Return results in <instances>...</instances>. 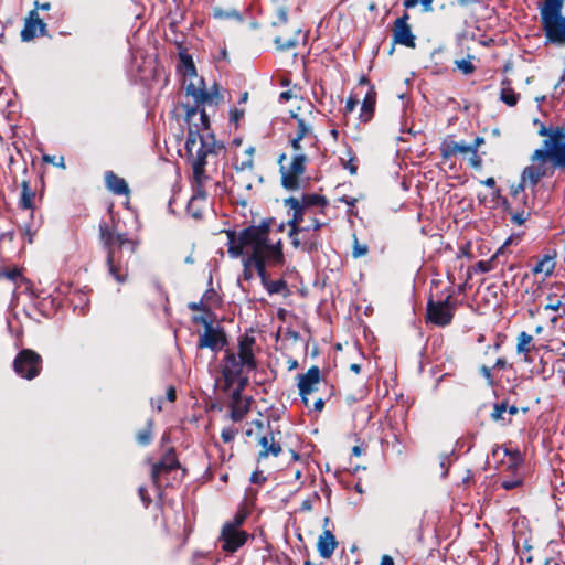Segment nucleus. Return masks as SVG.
Masks as SVG:
<instances>
[{
    "instance_id": "nucleus-1",
    "label": "nucleus",
    "mask_w": 565,
    "mask_h": 565,
    "mask_svg": "<svg viewBox=\"0 0 565 565\" xmlns=\"http://www.w3.org/2000/svg\"><path fill=\"white\" fill-rule=\"evenodd\" d=\"M276 225L274 217L262 220L258 225H249L237 234L234 230H226L227 252L231 257L238 258L243 256L244 248L250 247V254L244 259V278L253 279L256 273L260 282H274L269 279L267 265L280 266L285 262L282 252V242L278 239L275 243L269 242V233ZM275 282H285L282 279Z\"/></svg>"
},
{
    "instance_id": "nucleus-2",
    "label": "nucleus",
    "mask_w": 565,
    "mask_h": 565,
    "mask_svg": "<svg viewBox=\"0 0 565 565\" xmlns=\"http://www.w3.org/2000/svg\"><path fill=\"white\" fill-rule=\"evenodd\" d=\"M99 238L107 250L106 263L109 274L118 282L127 279V263L136 253L140 242L127 233H117L106 223H99Z\"/></svg>"
},
{
    "instance_id": "nucleus-3",
    "label": "nucleus",
    "mask_w": 565,
    "mask_h": 565,
    "mask_svg": "<svg viewBox=\"0 0 565 565\" xmlns=\"http://www.w3.org/2000/svg\"><path fill=\"white\" fill-rule=\"evenodd\" d=\"M189 124L188 137L185 140V150L191 161L193 181L195 184H205L209 175L205 173L209 157H217L223 150L224 145L216 141L213 134L203 136L196 124Z\"/></svg>"
},
{
    "instance_id": "nucleus-4",
    "label": "nucleus",
    "mask_w": 565,
    "mask_h": 565,
    "mask_svg": "<svg viewBox=\"0 0 565 565\" xmlns=\"http://www.w3.org/2000/svg\"><path fill=\"white\" fill-rule=\"evenodd\" d=\"M256 339L244 334L238 338L237 352L226 349L221 362V372L224 380V390H230L243 373H249L257 369V360L254 353Z\"/></svg>"
},
{
    "instance_id": "nucleus-5",
    "label": "nucleus",
    "mask_w": 565,
    "mask_h": 565,
    "mask_svg": "<svg viewBox=\"0 0 565 565\" xmlns=\"http://www.w3.org/2000/svg\"><path fill=\"white\" fill-rule=\"evenodd\" d=\"M180 62L183 66L184 76L190 78V83L185 87V93L194 99V105H183L184 120L190 122L196 116L198 107L200 105H215L217 106L223 96L220 94L218 85L214 83L211 90L206 89L204 79L199 77L192 56L188 53H180Z\"/></svg>"
},
{
    "instance_id": "nucleus-6",
    "label": "nucleus",
    "mask_w": 565,
    "mask_h": 565,
    "mask_svg": "<svg viewBox=\"0 0 565 565\" xmlns=\"http://www.w3.org/2000/svg\"><path fill=\"white\" fill-rule=\"evenodd\" d=\"M298 391L303 406L309 412L322 413L326 403L337 395L333 384L321 377L319 366L312 365L306 373L298 374Z\"/></svg>"
},
{
    "instance_id": "nucleus-7",
    "label": "nucleus",
    "mask_w": 565,
    "mask_h": 565,
    "mask_svg": "<svg viewBox=\"0 0 565 565\" xmlns=\"http://www.w3.org/2000/svg\"><path fill=\"white\" fill-rule=\"evenodd\" d=\"M439 285H435V290H430L427 307L426 321L437 327H447L451 323L457 306L458 296L465 295L467 287L472 285H448L438 290Z\"/></svg>"
},
{
    "instance_id": "nucleus-8",
    "label": "nucleus",
    "mask_w": 565,
    "mask_h": 565,
    "mask_svg": "<svg viewBox=\"0 0 565 565\" xmlns=\"http://www.w3.org/2000/svg\"><path fill=\"white\" fill-rule=\"evenodd\" d=\"M188 470L181 466L174 447H169L157 462L151 465V480L156 488L180 484Z\"/></svg>"
},
{
    "instance_id": "nucleus-9",
    "label": "nucleus",
    "mask_w": 565,
    "mask_h": 565,
    "mask_svg": "<svg viewBox=\"0 0 565 565\" xmlns=\"http://www.w3.org/2000/svg\"><path fill=\"white\" fill-rule=\"evenodd\" d=\"M562 0H544L540 9V21L547 43L565 46V15Z\"/></svg>"
},
{
    "instance_id": "nucleus-10",
    "label": "nucleus",
    "mask_w": 565,
    "mask_h": 565,
    "mask_svg": "<svg viewBox=\"0 0 565 565\" xmlns=\"http://www.w3.org/2000/svg\"><path fill=\"white\" fill-rule=\"evenodd\" d=\"M72 285H15L13 296L28 297L31 301H36L39 305L51 307H58L62 303L63 296L66 295Z\"/></svg>"
},
{
    "instance_id": "nucleus-11",
    "label": "nucleus",
    "mask_w": 565,
    "mask_h": 565,
    "mask_svg": "<svg viewBox=\"0 0 565 565\" xmlns=\"http://www.w3.org/2000/svg\"><path fill=\"white\" fill-rule=\"evenodd\" d=\"M537 134L540 136H546L547 139L543 140V148L536 149L531 156V160H544L551 159L553 163H555V157L553 154L547 157H542L544 152H562L565 151V129L563 127H545L543 124L541 125Z\"/></svg>"
},
{
    "instance_id": "nucleus-12",
    "label": "nucleus",
    "mask_w": 565,
    "mask_h": 565,
    "mask_svg": "<svg viewBox=\"0 0 565 565\" xmlns=\"http://www.w3.org/2000/svg\"><path fill=\"white\" fill-rule=\"evenodd\" d=\"M308 157L295 153L288 166L279 167L281 186L288 191H298L301 188V177L306 172Z\"/></svg>"
},
{
    "instance_id": "nucleus-13",
    "label": "nucleus",
    "mask_w": 565,
    "mask_h": 565,
    "mask_svg": "<svg viewBox=\"0 0 565 565\" xmlns=\"http://www.w3.org/2000/svg\"><path fill=\"white\" fill-rule=\"evenodd\" d=\"M43 369L42 356L32 349H22L13 360V370L22 379L33 380Z\"/></svg>"
},
{
    "instance_id": "nucleus-14",
    "label": "nucleus",
    "mask_w": 565,
    "mask_h": 565,
    "mask_svg": "<svg viewBox=\"0 0 565 565\" xmlns=\"http://www.w3.org/2000/svg\"><path fill=\"white\" fill-rule=\"evenodd\" d=\"M411 15L405 10L401 17H398L392 26V41L393 45L398 44L408 49L416 47V35L412 31V26L409 24ZM394 46L391 49V53H393Z\"/></svg>"
},
{
    "instance_id": "nucleus-15",
    "label": "nucleus",
    "mask_w": 565,
    "mask_h": 565,
    "mask_svg": "<svg viewBox=\"0 0 565 565\" xmlns=\"http://www.w3.org/2000/svg\"><path fill=\"white\" fill-rule=\"evenodd\" d=\"M289 238L294 248L308 254L317 253L322 246L320 233H313L310 227H299Z\"/></svg>"
},
{
    "instance_id": "nucleus-16",
    "label": "nucleus",
    "mask_w": 565,
    "mask_h": 565,
    "mask_svg": "<svg viewBox=\"0 0 565 565\" xmlns=\"http://www.w3.org/2000/svg\"><path fill=\"white\" fill-rule=\"evenodd\" d=\"M249 534L242 529H233L231 525H223L218 541L222 550L226 553L237 552L249 539Z\"/></svg>"
},
{
    "instance_id": "nucleus-17",
    "label": "nucleus",
    "mask_w": 565,
    "mask_h": 565,
    "mask_svg": "<svg viewBox=\"0 0 565 565\" xmlns=\"http://www.w3.org/2000/svg\"><path fill=\"white\" fill-rule=\"evenodd\" d=\"M227 335L223 327L211 326L205 329L200 335L198 341V349H210L213 352H218L225 345H227Z\"/></svg>"
},
{
    "instance_id": "nucleus-18",
    "label": "nucleus",
    "mask_w": 565,
    "mask_h": 565,
    "mask_svg": "<svg viewBox=\"0 0 565 565\" xmlns=\"http://www.w3.org/2000/svg\"><path fill=\"white\" fill-rule=\"evenodd\" d=\"M46 23L39 17L36 10H31L24 20L23 29L21 30V40L23 42L32 41L38 34L46 35Z\"/></svg>"
},
{
    "instance_id": "nucleus-19",
    "label": "nucleus",
    "mask_w": 565,
    "mask_h": 565,
    "mask_svg": "<svg viewBox=\"0 0 565 565\" xmlns=\"http://www.w3.org/2000/svg\"><path fill=\"white\" fill-rule=\"evenodd\" d=\"M193 194L186 205V213L194 220L200 221L203 218L205 204H206V191L204 184H195L192 182Z\"/></svg>"
},
{
    "instance_id": "nucleus-20",
    "label": "nucleus",
    "mask_w": 565,
    "mask_h": 565,
    "mask_svg": "<svg viewBox=\"0 0 565 565\" xmlns=\"http://www.w3.org/2000/svg\"><path fill=\"white\" fill-rule=\"evenodd\" d=\"M284 203L285 206H288L290 210H292L291 218L287 222L289 226L288 236H292L296 234V231H298L299 227H306V225H302V223L305 222L307 210L299 205L298 199L295 196L285 199Z\"/></svg>"
},
{
    "instance_id": "nucleus-21",
    "label": "nucleus",
    "mask_w": 565,
    "mask_h": 565,
    "mask_svg": "<svg viewBox=\"0 0 565 565\" xmlns=\"http://www.w3.org/2000/svg\"><path fill=\"white\" fill-rule=\"evenodd\" d=\"M301 29L298 25L290 26L275 36L274 43L279 51H289L299 44Z\"/></svg>"
},
{
    "instance_id": "nucleus-22",
    "label": "nucleus",
    "mask_w": 565,
    "mask_h": 565,
    "mask_svg": "<svg viewBox=\"0 0 565 565\" xmlns=\"http://www.w3.org/2000/svg\"><path fill=\"white\" fill-rule=\"evenodd\" d=\"M258 444L262 447V450L258 452L257 461H262L267 459L269 456L278 457L282 452V448L275 439L273 430H269L267 434L263 435L258 439Z\"/></svg>"
},
{
    "instance_id": "nucleus-23",
    "label": "nucleus",
    "mask_w": 565,
    "mask_h": 565,
    "mask_svg": "<svg viewBox=\"0 0 565 565\" xmlns=\"http://www.w3.org/2000/svg\"><path fill=\"white\" fill-rule=\"evenodd\" d=\"M377 100V92L374 85H370L367 92L365 93L360 108L359 119L363 124H367L372 120L375 113Z\"/></svg>"
},
{
    "instance_id": "nucleus-24",
    "label": "nucleus",
    "mask_w": 565,
    "mask_h": 565,
    "mask_svg": "<svg viewBox=\"0 0 565 565\" xmlns=\"http://www.w3.org/2000/svg\"><path fill=\"white\" fill-rule=\"evenodd\" d=\"M439 152L443 160L448 161L451 157L457 154L469 153V148L463 141L457 142L451 136H447L440 143Z\"/></svg>"
},
{
    "instance_id": "nucleus-25",
    "label": "nucleus",
    "mask_w": 565,
    "mask_h": 565,
    "mask_svg": "<svg viewBox=\"0 0 565 565\" xmlns=\"http://www.w3.org/2000/svg\"><path fill=\"white\" fill-rule=\"evenodd\" d=\"M339 543L335 535L330 530L324 529L318 537L317 550L322 558L329 559L333 555Z\"/></svg>"
},
{
    "instance_id": "nucleus-26",
    "label": "nucleus",
    "mask_w": 565,
    "mask_h": 565,
    "mask_svg": "<svg viewBox=\"0 0 565 565\" xmlns=\"http://www.w3.org/2000/svg\"><path fill=\"white\" fill-rule=\"evenodd\" d=\"M250 402L249 398H243L242 395L236 397V394H231L230 402V418L237 423L243 420L246 414L249 412Z\"/></svg>"
},
{
    "instance_id": "nucleus-27",
    "label": "nucleus",
    "mask_w": 565,
    "mask_h": 565,
    "mask_svg": "<svg viewBox=\"0 0 565 565\" xmlns=\"http://www.w3.org/2000/svg\"><path fill=\"white\" fill-rule=\"evenodd\" d=\"M106 188L115 195H128L130 189L125 179L118 177L114 171L105 172Z\"/></svg>"
},
{
    "instance_id": "nucleus-28",
    "label": "nucleus",
    "mask_w": 565,
    "mask_h": 565,
    "mask_svg": "<svg viewBox=\"0 0 565 565\" xmlns=\"http://www.w3.org/2000/svg\"><path fill=\"white\" fill-rule=\"evenodd\" d=\"M500 100L509 107H514L520 99V94L512 87V81L508 77L501 79Z\"/></svg>"
},
{
    "instance_id": "nucleus-29",
    "label": "nucleus",
    "mask_w": 565,
    "mask_h": 565,
    "mask_svg": "<svg viewBox=\"0 0 565 565\" xmlns=\"http://www.w3.org/2000/svg\"><path fill=\"white\" fill-rule=\"evenodd\" d=\"M291 118L297 121V130L295 136L301 139L312 138L317 141V135L313 132V125L307 118L299 116L297 113L291 114Z\"/></svg>"
},
{
    "instance_id": "nucleus-30",
    "label": "nucleus",
    "mask_w": 565,
    "mask_h": 565,
    "mask_svg": "<svg viewBox=\"0 0 565 565\" xmlns=\"http://www.w3.org/2000/svg\"><path fill=\"white\" fill-rule=\"evenodd\" d=\"M555 268V260L554 257L550 255H545L543 258L537 260L535 265L532 267V273L534 275H542L541 276V282L545 280L546 277L552 275L553 270Z\"/></svg>"
},
{
    "instance_id": "nucleus-31",
    "label": "nucleus",
    "mask_w": 565,
    "mask_h": 565,
    "mask_svg": "<svg viewBox=\"0 0 565 565\" xmlns=\"http://www.w3.org/2000/svg\"><path fill=\"white\" fill-rule=\"evenodd\" d=\"M507 411H508V401H501L497 402L491 406V412L489 413V416L492 422L500 423L503 426H507L511 424L512 419L510 417H507Z\"/></svg>"
},
{
    "instance_id": "nucleus-32",
    "label": "nucleus",
    "mask_w": 565,
    "mask_h": 565,
    "mask_svg": "<svg viewBox=\"0 0 565 565\" xmlns=\"http://www.w3.org/2000/svg\"><path fill=\"white\" fill-rule=\"evenodd\" d=\"M298 203L301 207L307 211L312 206H320L322 209L329 205V201L324 195H320L317 193H305L301 195V199H298Z\"/></svg>"
},
{
    "instance_id": "nucleus-33",
    "label": "nucleus",
    "mask_w": 565,
    "mask_h": 565,
    "mask_svg": "<svg viewBox=\"0 0 565 565\" xmlns=\"http://www.w3.org/2000/svg\"><path fill=\"white\" fill-rule=\"evenodd\" d=\"M35 198V192L31 189L30 182L24 180L21 183V195L19 200V207L22 210H33L34 203L33 200Z\"/></svg>"
},
{
    "instance_id": "nucleus-34",
    "label": "nucleus",
    "mask_w": 565,
    "mask_h": 565,
    "mask_svg": "<svg viewBox=\"0 0 565 565\" xmlns=\"http://www.w3.org/2000/svg\"><path fill=\"white\" fill-rule=\"evenodd\" d=\"M510 239H508L497 252L495 254L488 260H479L472 266V270L480 273H488L494 268V262L504 254V248L509 244Z\"/></svg>"
},
{
    "instance_id": "nucleus-35",
    "label": "nucleus",
    "mask_w": 565,
    "mask_h": 565,
    "mask_svg": "<svg viewBox=\"0 0 565 565\" xmlns=\"http://www.w3.org/2000/svg\"><path fill=\"white\" fill-rule=\"evenodd\" d=\"M504 454L508 456L505 471H519L523 463V458L520 450L505 448Z\"/></svg>"
},
{
    "instance_id": "nucleus-36",
    "label": "nucleus",
    "mask_w": 565,
    "mask_h": 565,
    "mask_svg": "<svg viewBox=\"0 0 565 565\" xmlns=\"http://www.w3.org/2000/svg\"><path fill=\"white\" fill-rule=\"evenodd\" d=\"M516 340V352L519 354L527 355L534 349V345L532 344L533 337L525 331L520 332Z\"/></svg>"
},
{
    "instance_id": "nucleus-37",
    "label": "nucleus",
    "mask_w": 565,
    "mask_h": 565,
    "mask_svg": "<svg viewBox=\"0 0 565 565\" xmlns=\"http://www.w3.org/2000/svg\"><path fill=\"white\" fill-rule=\"evenodd\" d=\"M245 158L239 162L235 164V170L237 172H244V171H253L254 166V154H255V148L249 146L244 151Z\"/></svg>"
},
{
    "instance_id": "nucleus-38",
    "label": "nucleus",
    "mask_w": 565,
    "mask_h": 565,
    "mask_svg": "<svg viewBox=\"0 0 565 565\" xmlns=\"http://www.w3.org/2000/svg\"><path fill=\"white\" fill-rule=\"evenodd\" d=\"M540 180H541L540 173L537 171H535V169L532 166L526 167L522 172V183L519 184V188L514 191V194L518 193L519 189L521 191L524 190L523 183L525 181H529L532 186H535V185H537Z\"/></svg>"
},
{
    "instance_id": "nucleus-39",
    "label": "nucleus",
    "mask_w": 565,
    "mask_h": 565,
    "mask_svg": "<svg viewBox=\"0 0 565 565\" xmlns=\"http://www.w3.org/2000/svg\"><path fill=\"white\" fill-rule=\"evenodd\" d=\"M340 162L344 169L349 170L350 174H356L358 158L350 147L345 150V157H340Z\"/></svg>"
},
{
    "instance_id": "nucleus-40",
    "label": "nucleus",
    "mask_w": 565,
    "mask_h": 565,
    "mask_svg": "<svg viewBox=\"0 0 565 565\" xmlns=\"http://www.w3.org/2000/svg\"><path fill=\"white\" fill-rule=\"evenodd\" d=\"M212 15L216 20H241L242 15L238 10H225L221 7L213 8Z\"/></svg>"
},
{
    "instance_id": "nucleus-41",
    "label": "nucleus",
    "mask_w": 565,
    "mask_h": 565,
    "mask_svg": "<svg viewBox=\"0 0 565 565\" xmlns=\"http://www.w3.org/2000/svg\"><path fill=\"white\" fill-rule=\"evenodd\" d=\"M152 429H153V420L149 419L147 422V425L145 428L140 429L137 435L136 439L139 445L141 446H148L152 441Z\"/></svg>"
},
{
    "instance_id": "nucleus-42",
    "label": "nucleus",
    "mask_w": 565,
    "mask_h": 565,
    "mask_svg": "<svg viewBox=\"0 0 565 565\" xmlns=\"http://www.w3.org/2000/svg\"><path fill=\"white\" fill-rule=\"evenodd\" d=\"M202 299H203L204 303L206 305V307L210 309H211V307L221 306V302H222V298H221L218 291L215 290L214 288L207 289L203 294Z\"/></svg>"
},
{
    "instance_id": "nucleus-43",
    "label": "nucleus",
    "mask_w": 565,
    "mask_h": 565,
    "mask_svg": "<svg viewBox=\"0 0 565 565\" xmlns=\"http://www.w3.org/2000/svg\"><path fill=\"white\" fill-rule=\"evenodd\" d=\"M548 160L550 159L532 160L533 162H537L536 164H532V167L535 169V171H537L540 173L541 179L542 178H550L555 172V166L554 164H553V167H547L546 166V162Z\"/></svg>"
},
{
    "instance_id": "nucleus-44",
    "label": "nucleus",
    "mask_w": 565,
    "mask_h": 565,
    "mask_svg": "<svg viewBox=\"0 0 565 565\" xmlns=\"http://www.w3.org/2000/svg\"><path fill=\"white\" fill-rule=\"evenodd\" d=\"M510 472L514 476L512 479L503 477L501 480V487L505 490H513L523 483V477L519 473V471Z\"/></svg>"
},
{
    "instance_id": "nucleus-45",
    "label": "nucleus",
    "mask_w": 565,
    "mask_h": 565,
    "mask_svg": "<svg viewBox=\"0 0 565 565\" xmlns=\"http://www.w3.org/2000/svg\"><path fill=\"white\" fill-rule=\"evenodd\" d=\"M473 56L469 55L467 58L456 60V67L465 75H470L476 71V66L472 63Z\"/></svg>"
},
{
    "instance_id": "nucleus-46",
    "label": "nucleus",
    "mask_w": 565,
    "mask_h": 565,
    "mask_svg": "<svg viewBox=\"0 0 565 565\" xmlns=\"http://www.w3.org/2000/svg\"><path fill=\"white\" fill-rule=\"evenodd\" d=\"M21 276V270L17 267L8 268L4 266H0V280H10L17 281V279Z\"/></svg>"
},
{
    "instance_id": "nucleus-47",
    "label": "nucleus",
    "mask_w": 565,
    "mask_h": 565,
    "mask_svg": "<svg viewBox=\"0 0 565 565\" xmlns=\"http://www.w3.org/2000/svg\"><path fill=\"white\" fill-rule=\"evenodd\" d=\"M204 106L205 105H200L198 107V113L196 115L199 114L200 115V124L195 122L200 129V132L203 131V130H209L210 129V118H209V115L206 114L205 109H204ZM195 116L192 118L194 119ZM191 124H194L193 120H191Z\"/></svg>"
},
{
    "instance_id": "nucleus-48",
    "label": "nucleus",
    "mask_w": 565,
    "mask_h": 565,
    "mask_svg": "<svg viewBox=\"0 0 565 565\" xmlns=\"http://www.w3.org/2000/svg\"><path fill=\"white\" fill-rule=\"evenodd\" d=\"M246 519L247 512L244 509H239L235 513L234 518L231 521L225 522L223 525H231L233 529H241Z\"/></svg>"
},
{
    "instance_id": "nucleus-49",
    "label": "nucleus",
    "mask_w": 565,
    "mask_h": 565,
    "mask_svg": "<svg viewBox=\"0 0 565 565\" xmlns=\"http://www.w3.org/2000/svg\"><path fill=\"white\" fill-rule=\"evenodd\" d=\"M193 322L196 323V324H202L204 327V330H205V329L210 328L211 326H213V323H214V315L211 311V315L204 312L201 316H194L193 317Z\"/></svg>"
},
{
    "instance_id": "nucleus-50",
    "label": "nucleus",
    "mask_w": 565,
    "mask_h": 565,
    "mask_svg": "<svg viewBox=\"0 0 565 565\" xmlns=\"http://www.w3.org/2000/svg\"><path fill=\"white\" fill-rule=\"evenodd\" d=\"M277 20L273 22L274 25H286L288 21V8L286 6H279L276 9Z\"/></svg>"
},
{
    "instance_id": "nucleus-51",
    "label": "nucleus",
    "mask_w": 565,
    "mask_h": 565,
    "mask_svg": "<svg viewBox=\"0 0 565 565\" xmlns=\"http://www.w3.org/2000/svg\"><path fill=\"white\" fill-rule=\"evenodd\" d=\"M248 382H249L248 373L247 374L243 373L242 375H239V377H237L236 382H235L237 384V386L232 391V394H236V397L242 395L243 391L248 385Z\"/></svg>"
},
{
    "instance_id": "nucleus-52",
    "label": "nucleus",
    "mask_w": 565,
    "mask_h": 565,
    "mask_svg": "<svg viewBox=\"0 0 565 565\" xmlns=\"http://www.w3.org/2000/svg\"><path fill=\"white\" fill-rule=\"evenodd\" d=\"M44 162L52 163L53 166L65 169V160L63 156L56 157V156H50V154H43L42 157Z\"/></svg>"
},
{
    "instance_id": "nucleus-53",
    "label": "nucleus",
    "mask_w": 565,
    "mask_h": 565,
    "mask_svg": "<svg viewBox=\"0 0 565 565\" xmlns=\"http://www.w3.org/2000/svg\"><path fill=\"white\" fill-rule=\"evenodd\" d=\"M237 434V429L233 426L224 427L221 431V438L224 443H231L234 440Z\"/></svg>"
},
{
    "instance_id": "nucleus-54",
    "label": "nucleus",
    "mask_w": 565,
    "mask_h": 565,
    "mask_svg": "<svg viewBox=\"0 0 565 565\" xmlns=\"http://www.w3.org/2000/svg\"><path fill=\"white\" fill-rule=\"evenodd\" d=\"M367 252H369L367 246L364 244H360L358 238H354L353 250H352L353 257L354 258L362 257V256L366 255Z\"/></svg>"
},
{
    "instance_id": "nucleus-55",
    "label": "nucleus",
    "mask_w": 565,
    "mask_h": 565,
    "mask_svg": "<svg viewBox=\"0 0 565 565\" xmlns=\"http://www.w3.org/2000/svg\"><path fill=\"white\" fill-rule=\"evenodd\" d=\"M269 295L282 294L284 296L289 294L288 285H265Z\"/></svg>"
},
{
    "instance_id": "nucleus-56",
    "label": "nucleus",
    "mask_w": 565,
    "mask_h": 565,
    "mask_svg": "<svg viewBox=\"0 0 565 565\" xmlns=\"http://www.w3.org/2000/svg\"><path fill=\"white\" fill-rule=\"evenodd\" d=\"M483 287L484 289V295L487 296L488 294H491L493 295L494 298H497V291H502L501 287L502 285H479L478 289H477V292L480 294L481 292V288Z\"/></svg>"
},
{
    "instance_id": "nucleus-57",
    "label": "nucleus",
    "mask_w": 565,
    "mask_h": 565,
    "mask_svg": "<svg viewBox=\"0 0 565 565\" xmlns=\"http://www.w3.org/2000/svg\"><path fill=\"white\" fill-rule=\"evenodd\" d=\"M359 103H360V99H359L358 95L350 94V96L348 97V99L345 102V107H344L345 113H352Z\"/></svg>"
},
{
    "instance_id": "nucleus-58",
    "label": "nucleus",
    "mask_w": 565,
    "mask_h": 565,
    "mask_svg": "<svg viewBox=\"0 0 565 565\" xmlns=\"http://www.w3.org/2000/svg\"><path fill=\"white\" fill-rule=\"evenodd\" d=\"M249 481L255 484H264L267 481V477L263 475V471L255 470L252 472Z\"/></svg>"
},
{
    "instance_id": "nucleus-59",
    "label": "nucleus",
    "mask_w": 565,
    "mask_h": 565,
    "mask_svg": "<svg viewBox=\"0 0 565 565\" xmlns=\"http://www.w3.org/2000/svg\"><path fill=\"white\" fill-rule=\"evenodd\" d=\"M324 226H328V223L326 222H320L318 218L316 217H311L310 218V223L308 225H306V227H310V231H312L313 233H320V230Z\"/></svg>"
},
{
    "instance_id": "nucleus-60",
    "label": "nucleus",
    "mask_w": 565,
    "mask_h": 565,
    "mask_svg": "<svg viewBox=\"0 0 565 565\" xmlns=\"http://www.w3.org/2000/svg\"><path fill=\"white\" fill-rule=\"evenodd\" d=\"M188 307L193 311L202 310L203 312L211 315V309L206 307L202 298L199 302H190Z\"/></svg>"
},
{
    "instance_id": "nucleus-61",
    "label": "nucleus",
    "mask_w": 565,
    "mask_h": 565,
    "mask_svg": "<svg viewBox=\"0 0 565 565\" xmlns=\"http://www.w3.org/2000/svg\"><path fill=\"white\" fill-rule=\"evenodd\" d=\"M138 494L140 497V500L142 501V503L145 504V507H149V504L152 502L149 493H148V490L145 488V487H139L138 489Z\"/></svg>"
},
{
    "instance_id": "nucleus-62",
    "label": "nucleus",
    "mask_w": 565,
    "mask_h": 565,
    "mask_svg": "<svg viewBox=\"0 0 565 565\" xmlns=\"http://www.w3.org/2000/svg\"><path fill=\"white\" fill-rule=\"evenodd\" d=\"M470 153H471V157L469 158L470 166L476 168V169H481V167H482V158H481V156L478 154V151L470 152Z\"/></svg>"
},
{
    "instance_id": "nucleus-63",
    "label": "nucleus",
    "mask_w": 565,
    "mask_h": 565,
    "mask_svg": "<svg viewBox=\"0 0 565 565\" xmlns=\"http://www.w3.org/2000/svg\"><path fill=\"white\" fill-rule=\"evenodd\" d=\"M303 139L301 138H298L296 136H294L292 138H290L289 142H290V147L292 148V150L296 152V153H302V146H301V141Z\"/></svg>"
},
{
    "instance_id": "nucleus-64",
    "label": "nucleus",
    "mask_w": 565,
    "mask_h": 565,
    "mask_svg": "<svg viewBox=\"0 0 565 565\" xmlns=\"http://www.w3.org/2000/svg\"><path fill=\"white\" fill-rule=\"evenodd\" d=\"M511 221L514 224L523 225L525 223V221H526V216H525L524 211L513 213L512 216H511Z\"/></svg>"
}]
</instances>
